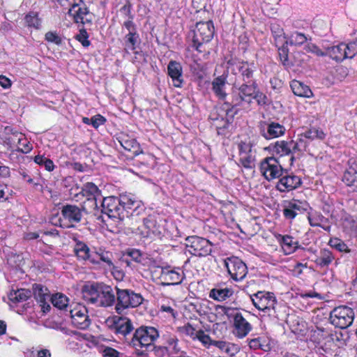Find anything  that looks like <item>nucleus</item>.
Returning a JSON list of instances; mask_svg holds the SVG:
<instances>
[{"label": "nucleus", "instance_id": "58", "mask_svg": "<svg viewBox=\"0 0 357 357\" xmlns=\"http://www.w3.org/2000/svg\"><path fill=\"white\" fill-rule=\"evenodd\" d=\"M304 50L307 52H312L317 56H323L326 55L325 52H324L322 50H321L317 45H315L311 43H307L305 45Z\"/></svg>", "mask_w": 357, "mask_h": 357}, {"label": "nucleus", "instance_id": "59", "mask_svg": "<svg viewBox=\"0 0 357 357\" xmlns=\"http://www.w3.org/2000/svg\"><path fill=\"white\" fill-rule=\"evenodd\" d=\"M89 35L85 30H80L79 33L76 36V39L86 47L90 45V41L88 40Z\"/></svg>", "mask_w": 357, "mask_h": 357}, {"label": "nucleus", "instance_id": "46", "mask_svg": "<svg viewBox=\"0 0 357 357\" xmlns=\"http://www.w3.org/2000/svg\"><path fill=\"white\" fill-rule=\"evenodd\" d=\"M125 50L126 51L134 52L136 49V45L139 43V35L137 32L128 33L125 36Z\"/></svg>", "mask_w": 357, "mask_h": 357}, {"label": "nucleus", "instance_id": "48", "mask_svg": "<svg viewBox=\"0 0 357 357\" xmlns=\"http://www.w3.org/2000/svg\"><path fill=\"white\" fill-rule=\"evenodd\" d=\"M278 48L279 57L282 64L286 67H290L293 63L289 60V48L288 44H280L277 46Z\"/></svg>", "mask_w": 357, "mask_h": 357}, {"label": "nucleus", "instance_id": "63", "mask_svg": "<svg viewBox=\"0 0 357 357\" xmlns=\"http://www.w3.org/2000/svg\"><path fill=\"white\" fill-rule=\"evenodd\" d=\"M120 13L127 18H132L131 15V5L129 2H126L119 10Z\"/></svg>", "mask_w": 357, "mask_h": 357}, {"label": "nucleus", "instance_id": "56", "mask_svg": "<svg viewBox=\"0 0 357 357\" xmlns=\"http://www.w3.org/2000/svg\"><path fill=\"white\" fill-rule=\"evenodd\" d=\"M196 340L200 341L202 344L207 348L211 345H213V342L214 341L212 340L210 336L206 334L202 329L199 330L197 337H196Z\"/></svg>", "mask_w": 357, "mask_h": 357}, {"label": "nucleus", "instance_id": "47", "mask_svg": "<svg viewBox=\"0 0 357 357\" xmlns=\"http://www.w3.org/2000/svg\"><path fill=\"white\" fill-rule=\"evenodd\" d=\"M303 136L306 138V139L309 141H312L314 139H324L326 135L324 131L317 128H310L305 132H302Z\"/></svg>", "mask_w": 357, "mask_h": 357}, {"label": "nucleus", "instance_id": "37", "mask_svg": "<svg viewBox=\"0 0 357 357\" xmlns=\"http://www.w3.org/2000/svg\"><path fill=\"white\" fill-rule=\"evenodd\" d=\"M234 294L231 288H214L211 290L209 297L218 301H223L230 298Z\"/></svg>", "mask_w": 357, "mask_h": 357}, {"label": "nucleus", "instance_id": "12", "mask_svg": "<svg viewBox=\"0 0 357 357\" xmlns=\"http://www.w3.org/2000/svg\"><path fill=\"white\" fill-rule=\"evenodd\" d=\"M67 9H68V14L76 23L84 24L91 22V15L82 0L80 2L77 1L75 4H72Z\"/></svg>", "mask_w": 357, "mask_h": 357}, {"label": "nucleus", "instance_id": "3", "mask_svg": "<svg viewBox=\"0 0 357 357\" xmlns=\"http://www.w3.org/2000/svg\"><path fill=\"white\" fill-rule=\"evenodd\" d=\"M354 310L347 305H340L330 312V321L334 326L344 329L351 325L354 319Z\"/></svg>", "mask_w": 357, "mask_h": 357}, {"label": "nucleus", "instance_id": "52", "mask_svg": "<svg viewBox=\"0 0 357 357\" xmlns=\"http://www.w3.org/2000/svg\"><path fill=\"white\" fill-rule=\"evenodd\" d=\"M199 330L200 328H198L197 326H195L190 323H188L180 328V331L181 333H184L192 340H196V337H197Z\"/></svg>", "mask_w": 357, "mask_h": 357}, {"label": "nucleus", "instance_id": "26", "mask_svg": "<svg viewBox=\"0 0 357 357\" xmlns=\"http://www.w3.org/2000/svg\"><path fill=\"white\" fill-rule=\"evenodd\" d=\"M342 181L348 186L357 191V163L355 161H349V167L344 172Z\"/></svg>", "mask_w": 357, "mask_h": 357}, {"label": "nucleus", "instance_id": "8", "mask_svg": "<svg viewBox=\"0 0 357 357\" xmlns=\"http://www.w3.org/2000/svg\"><path fill=\"white\" fill-rule=\"evenodd\" d=\"M102 212L106 214L109 218L123 220L125 214L121 207L119 198L114 196L103 198L102 201Z\"/></svg>", "mask_w": 357, "mask_h": 357}, {"label": "nucleus", "instance_id": "49", "mask_svg": "<svg viewBox=\"0 0 357 357\" xmlns=\"http://www.w3.org/2000/svg\"><path fill=\"white\" fill-rule=\"evenodd\" d=\"M51 303L52 305L60 309H64L68 305V298L63 294H56L51 297Z\"/></svg>", "mask_w": 357, "mask_h": 357}, {"label": "nucleus", "instance_id": "57", "mask_svg": "<svg viewBox=\"0 0 357 357\" xmlns=\"http://www.w3.org/2000/svg\"><path fill=\"white\" fill-rule=\"evenodd\" d=\"M345 52H347V58H353L357 54V40L348 44L344 43Z\"/></svg>", "mask_w": 357, "mask_h": 357}, {"label": "nucleus", "instance_id": "51", "mask_svg": "<svg viewBox=\"0 0 357 357\" xmlns=\"http://www.w3.org/2000/svg\"><path fill=\"white\" fill-rule=\"evenodd\" d=\"M34 162L40 166H44L45 169L48 172H52L54 169L53 161L44 155H36L34 157Z\"/></svg>", "mask_w": 357, "mask_h": 357}, {"label": "nucleus", "instance_id": "27", "mask_svg": "<svg viewBox=\"0 0 357 357\" xmlns=\"http://www.w3.org/2000/svg\"><path fill=\"white\" fill-rule=\"evenodd\" d=\"M34 296L40 303L43 312L50 308L49 301H51V297L48 289L40 284H36L34 287Z\"/></svg>", "mask_w": 357, "mask_h": 357}, {"label": "nucleus", "instance_id": "7", "mask_svg": "<svg viewBox=\"0 0 357 357\" xmlns=\"http://www.w3.org/2000/svg\"><path fill=\"white\" fill-rule=\"evenodd\" d=\"M224 264L228 273L235 281L243 280L248 273L245 264L236 257L226 258L224 260Z\"/></svg>", "mask_w": 357, "mask_h": 357}, {"label": "nucleus", "instance_id": "62", "mask_svg": "<svg viewBox=\"0 0 357 357\" xmlns=\"http://www.w3.org/2000/svg\"><path fill=\"white\" fill-rule=\"evenodd\" d=\"M45 40L50 43H54L56 45H59L61 43V38L54 32H47L45 34Z\"/></svg>", "mask_w": 357, "mask_h": 357}, {"label": "nucleus", "instance_id": "41", "mask_svg": "<svg viewBox=\"0 0 357 357\" xmlns=\"http://www.w3.org/2000/svg\"><path fill=\"white\" fill-rule=\"evenodd\" d=\"M31 295L29 290L20 289L12 290L8 294L9 300L13 303H21L26 301Z\"/></svg>", "mask_w": 357, "mask_h": 357}, {"label": "nucleus", "instance_id": "64", "mask_svg": "<svg viewBox=\"0 0 357 357\" xmlns=\"http://www.w3.org/2000/svg\"><path fill=\"white\" fill-rule=\"evenodd\" d=\"M253 99H255L259 105H265L266 102V96L264 93L260 92L257 88L255 92Z\"/></svg>", "mask_w": 357, "mask_h": 357}, {"label": "nucleus", "instance_id": "38", "mask_svg": "<svg viewBox=\"0 0 357 357\" xmlns=\"http://www.w3.org/2000/svg\"><path fill=\"white\" fill-rule=\"evenodd\" d=\"M309 223L312 227H320L326 231H329L330 226L325 225L328 219L318 212L310 213L307 217Z\"/></svg>", "mask_w": 357, "mask_h": 357}, {"label": "nucleus", "instance_id": "29", "mask_svg": "<svg viewBox=\"0 0 357 357\" xmlns=\"http://www.w3.org/2000/svg\"><path fill=\"white\" fill-rule=\"evenodd\" d=\"M16 141L19 144L17 149L22 153H26L32 149V146L22 133L15 132L13 134L12 137L6 138V143L10 146H13Z\"/></svg>", "mask_w": 357, "mask_h": 357}, {"label": "nucleus", "instance_id": "43", "mask_svg": "<svg viewBox=\"0 0 357 357\" xmlns=\"http://www.w3.org/2000/svg\"><path fill=\"white\" fill-rule=\"evenodd\" d=\"M74 251L79 259L89 260L91 262V256H92L93 251H91L85 243L82 242L76 243Z\"/></svg>", "mask_w": 357, "mask_h": 357}, {"label": "nucleus", "instance_id": "19", "mask_svg": "<svg viewBox=\"0 0 357 357\" xmlns=\"http://www.w3.org/2000/svg\"><path fill=\"white\" fill-rule=\"evenodd\" d=\"M113 258L112 252L102 248H98L93 252V255L91 256V263L94 264L102 263L107 269L112 271L115 268Z\"/></svg>", "mask_w": 357, "mask_h": 357}, {"label": "nucleus", "instance_id": "18", "mask_svg": "<svg viewBox=\"0 0 357 357\" xmlns=\"http://www.w3.org/2000/svg\"><path fill=\"white\" fill-rule=\"evenodd\" d=\"M235 113L233 112V107H230V104L225 102L220 109L218 116L213 119L217 129L227 128L232 121Z\"/></svg>", "mask_w": 357, "mask_h": 357}, {"label": "nucleus", "instance_id": "10", "mask_svg": "<svg viewBox=\"0 0 357 357\" xmlns=\"http://www.w3.org/2000/svg\"><path fill=\"white\" fill-rule=\"evenodd\" d=\"M257 85L255 82L244 83L237 89V93H234L232 100L234 106L240 105L243 102L250 103L253 99Z\"/></svg>", "mask_w": 357, "mask_h": 357}, {"label": "nucleus", "instance_id": "36", "mask_svg": "<svg viewBox=\"0 0 357 357\" xmlns=\"http://www.w3.org/2000/svg\"><path fill=\"white\" fill-rule=\"evenodd\" d=\"M278 241L282 245V248L285 255L293 253L298 248V242L294 241L291 236H281L278 237Z\"/></svg>", "mask_w": 357, "mask_h": 357}, {"label": "nucleus", "instance_id": "31", "mask_svg": "<svg viewBox=\"0 0 357 357\" xmlns=\"http://www.w3.org/2000/svg\"><path fill=\"white\" fill-rule=\"evenodd\" d=\"M227 84V77L224 75L215 77L212 82L213 91L220 100H225L227 96L226 92Z\"/></svg>", "mask_w": 357, "mask_h": 357}, {"label": "nucleus", "instance_id": "42", "mask_svg": "<svg viewBox=\"0 0 357 357\" xmlns=\"http://www.w3.org/2000/svg\"><path fill=\"white\" fill-rule=\"evenodd\" d=\"M272 36L274 39L275 46H280L287 41V38L283 29L278 24H272L271 26Z\"/></svg>", "mask_w": 357, "mask_h": 357}, {"label": "nucleus", "instance_id": "4", "mask_svg": "<svg viewBox=\"0 0 357 357\" xmlns=\"http://www.w3.org/2000/svg\"><path fill=\"white\" fill-rule=\"evenodd\" d=\"M158 337V331L154 327H140L135 331L131 344L137 350H139V347L147 349L153 345Z\"/></svg>", "mask_w": 357, "mask_h": 357}, {"label": "nucleus", "instance_id": "1", "mask_svg": "<svg viewBox=\"0 0 357 357\" xmlns=\"http://www.w3.org/2000/svg\"><path fill=\"white\" fill-rule=\"evenodd\" d=\"M213 34L214 26L212 21L199 22L196 24L195 28L189 32L188 41L193 48L202 52L203 45L211 41Z\"/></svg>", "mask_w": 357, "mask_h": 357}, {"label": "nucleus", "instance_id": "23", "mask_svg": "<svg viewBox=\"0 0 357 357\" xmlns=\"http://www.w3.org/2000/svg\"><path fill=\"white\" fill-rule=\"evenodd\" d=\"M115 301V296L109 286H100L96 305L100 307L111 306Z\"/></svg>", "mask_w": 357, "mask_h": 357}, {"label": "nucleus", "instance_id": "25", "mask_svg": "<svg viewBox=\"0 0 357 357\" xmlns=\"http://www.w3.org/2000/svg\"><path fill=\"white\" fill-rule=\"evenodd\" d=\"M255 66L253 63L239 61L234 65V70H237L243 81L245 83L252 82L251 79L253 76Z\"/></svg>", "mask_w": 357, "mask_h": 357}, {"label": "nucleus", "instance_id": "61", "mask_svg": "<svg viewBox=\"0 0 357 357\" xmlns=\"http://www.w3.org/2000/svg\"><path fill=\"white\" fill-rule=\"evenodd\" d=\"M105 121V118L100 114L95 115L91 119V123L95 128H97L100 126L103 125Z\"/></svg>", "mask_w": 357, "mask_h": 357}, {"label": "nucleus", "instance_id": "24", "mask_svg": "<svg viewBox=\"0 0 357 357\" xmlns=\"http://www.w3.org/2000/svg\"><path fill=\"white\" fill-rule=\"evenodd\" d=\"M167 73L172 79L173 85L175 87H181L183 79L181 63L176 61H170L167 66Z\"/></svg>", "mask_w": 357, "mask_h": 357}, {"label": "nucleus", "instance_id": "5", "mask_svg": "<svg viewBox=\"0 0 357 357\" xmlns=\"http://www.w3.org/2000/svg\"><path fill=\"white\" fill-rule=\"evenodd\" d=\"M250 299L259 310L267 313L269 316L275 315V307L277 301L273 293L260 291L250 296Z\"/></svg>", "mask_w": 357, "mask_h": 357}, {"label": "nucleus", "instance_id": "34", "mask_svg": "<svg viewBox=\"0 0 357 357\" xmlns=\"http://www.w3.org/2000/svg\"><path fill=\"white\" fill-rule=\"evenodd\" d=\"M326 55H329L333 59L340 61L347 58V52H345L344 43H340L337 45L328 47L325 52Z\"/></svg>", "mask_w": 357, "mask_h": 357}, {"label": "nucleus", "instance_id": "6", "mask_svg": "<svg viewBox=\"0 0 357 357\" xmlns=\"http://www.w3.org/2000/svg\"><path fill=\"white\" fill-rule=\"evenodd\" d=\"M259 171L268 181H271L282 176L283 168L275 158L267 157L261 161Z\"/></svg>", "mask_w": 357, "mask_h": 357}, {"label": "nucleus", "instance_id": "15", "mask_svg": "<svg viewBox=\"0 0 357 357\" xmlns=\"http://www.w3.org/2000/svg\"><path fill=\"white\" fill-rule=\"evenodd\" d=\"M107 324L116 333L126 335L133 330L131 321L127 317L114 316L107 320Z\"/></svg>", "mask_w": 357, "mask_h": 357}, {"label": "nucleus", "instance_id": "20", "mask_svg": "<svg viewBox=\"0 0 357 357\" xmlns=\"http://www.w3.org/2000/svg\"><path fill=\"white\" fill-rule=\"evenodd\" d=\"M252 330V326L248 321L242 315L237 312L234 316V334L238 338L245 337Z\"/></svg>", "mask_w": 357, "mask_h": 357}, {"label": "nucleus", "instance_id": "11", "mask_svg": "<svg viewBox=\"0 0 357 357\" xmlns=\"http://www.w3.org/2000/svg\"><path fill=\"white\" fill-rule=\"evenodd\" d=\"M188 242L190 243L188 245L190 248L189 251L193 255L204 257L209 255L212 252V244L206 238L192 236L188 240Z\"/></svg>", "mask_w": 357, "mask_h": 357}, {"label": "nucleus", "instance_id": "13", "mask_svg": "<svg viewBox=\"0 0 357 357\" xmlns=\"http://www.w3.org/2000/svg\"><path fill=\"white\" fill-rule=\"evenodd\" d=\"M73 325L80 329H86L90 325L88 312L85 306L76 305L70 311Z\"/></svg>", "mask_w": 357, "mask_h": 357}, {"label": "nucleus", "instance_id": "33", "mask_svg": "<svg viewBox=\"0 0 357 357\" xmlns=\"http://www.w3.org/2000/svg\"><path fill=\"white\" fill-rule=\"evenodd\" d=\"M290 87L293 93L297 96L304 98H310L312 96V92L309 86L300 81L292 80L290 83Z\"/></svg>", "mask_w": 357, "mask_h": 357}, {"label": "nucleus", "instance_id": "35", "mask_svg": "<svg viewBox=\"0 0 357 357\" xmlns=\"http://www.w3.org/2000/svg\"><path fill=\"white\" fill-rule=\"evenodd\" d=\"M155 222L150 218H145L137 228V233L143 238H149L155 233Z\"/></svg>", "mask_w": 357, "mask_h": 357}, {"label": "nucleus", "instance_id": "17", "mask_svg": "<svg viewBox=\"0 0 357 357\" xmlns=\"http://www.w3.org/2000/svg\"><path fill=\"white\" fill-rule=\"evenodd\" d=\"M267 149L271 151L273 154L278 155L280 157L291 155V165L293 164L294 160V156L292 155V153L294 152L292 146V142L291 141H277L275 143L271 144L268 146Z\"/></svg>", "mask_w": 357, "mask_h": 357}, {"label": "nucleus", "instance_id": "39", "mask_svg": "<svg viewBox=\"0 0 357 357\" xmlns=\"http://www.w3.org/2000/svg\"><path fill=\"white\" fill-rule=\"evenodd\" d=\"M100 284H91L86 286L83 290L84 300L91 304L96 303Z\"/></svg>", "mask_w": 357, "mask_h": 357}, {"label": "nucleus", "instance_id": "28", "mask_svg": "<svg viewBox=\"0 0 357 357\" xmlns=\"http://www.w3.org/2000/svg\"><path fill=\"white\" fill-rule=\"evenodd\" d=\"M285 128L275 122H272L267 126V128L261 130V135L266 139L277 138L284 135Z\"/></svg>", "mask_w": 357, "mask_h": 357}, {"label": "nucleus", "instance_id": "50", "mask_svg": "<svg viewBox=\"0 0 357 357\" xmlns=\"http://www.w3.org/2000/svg\"><path fill=\"white\" fill-rule=\"evenodd\" d=\"M298 137L296 141L291 140L292 142L294 152L295 153L305 151L309 142L306 138L303 136L302 133L299 134Z\"/></svg>", "mask_w": 357, "mask_h": 357}, {"label": "nucleus", "instance_id": "45", "mask_svg": "<svg viewBox=\"0 0 357 357\" xmlns=\"http://www.w3.org/2000/svg\"><path fill=\"white\" fill-rule=\"evenodd\" d=\"M213 345L216 347L222 353L229 356H233L236 351V348L234 344L225 341H215L213 342Z\"/></svg>", "mask_w": 357, "mask_h": 357}, {"label": "nucleus", "instance_id": "54", "mask_svg": "<svg viewBox=\"0 0 357 357\" xmlns=\"http://www.w3.org/2000/svg\"><path fill=\"white\" fill-rule=\"evenodd\" d=\"M329 245L335 248L340 252H349L350 250L344 241L337 238H331L328 243Z\"/></svg>", "mask_w": 357, "mask_h": 357}, {"label": "nucleus", "instance_id": "60", "mask_svg": "<svg viewBox=\"0 0 357 357\" xmlns=\"http://www.w3.org/2000/svg\"><path fill=\"white\" fill-rule=\"evenodd\" d=\"M102 355L103 357H119L120 353L112 347H105L102 350Z\"/></svg>", "mask_w": 357, "mask_h": 357}, {"label": "nucleus", "instance_id": "55", "mask_svg": "<svg viewBox=\"0 0 357 357\" xmlns=\"http://www.w3.org/2000/svg\"><path fill=\"white\" fill-rule=\"evenodd\" d=\"M83 190L89 195L93 197V199L96 201L97 197H100V190L98 188V187L93 183H86L83 188Z\"/></svg>", "mask_w": 357, "mask_h": 357}, {"label": "nucleus", "instance_id": "14", "mask_svg": "<svg viewBox=\"0 0 357 357\" xmlns=\"http://www.w3.org/2000/svg\"><path fill=\"white\" fill-rule=\"evenodd\" d=\"M183 279V275L180 268H161L159 280L162 285L178 284L182 282Z\"/></svg>", "mask_w": 357, "mask_h": 357}, {"label": "nucleus", "instance_id": "32", "mask_svg": "<svg viewBox=\"0 0 357 357\" xmlns=\"http://www.w3.org/2000/svg\"><path fill=\"white\" fill-rule=\"evenodd\" d=\"M119 142L125 150L131 152L134 155H138L142 153L139 143L134 138L124 136L121 138Z\"/></svg>", "mask_w": 357, "mask_h": 357}, {"label": "nucleus", "instance_id": "9", "mask_svg": "<svg viewBox=\"0 0 357 357\" xmlns=\"http://www.w3.org/2000/svg\"><path fill=\"white\" fill-rule=\"evenodd\" d=\"M238 156L241 164L247 169L255 167L256 151L252 149L250 142L241 141L238 144Z\"/></svg>", "mask_w": 357, "mask_h": 357}, {"label": "nucleus", "instance_id": "30", "mask_svg": "<svg viewBox=\"0 0 357 357\" xmlns=\"http://www.w3.org/2000/svg\"><path fill=\"white\" fill-rule=\"evenodd\" d=\"M121 207L124 210H132L133 211L139 209L142 206V202L136 196L132 194L121 195L120 197Z\"/></svg>", "mask_w": 357, "mask_h": 357}, {"label": "nucleus", "instance_id": "40", "mask_svg": "<svg viewBox=\"0 0 357 357\" xmlns=\"http://www.w3.org/2000/svg\"><path fill=\"white\" fill-rule=\"evenodd\" d=\"M334 259V256L332 252L328 250H321L319 255H318L314 259L315 264L321 267H326L329 266Z\"/></svg>", "mask_w": 357, "mask_h": 357}, {"label": "nucleus", "instance_id": "44", "mask_svg": "<svg viewBox=\"0 0 357 357\" xmlns=\"http://www.w3.org/2000/svg\"><path fill=\"white\" fill-rule=\"evenodd\" d=\"M307 37L304 33L294 31L287 36L285 43L291 46L298 47L307 43Z\"/></svg>", "mask_w": 357, "mask_h": 357}, {"label": "nucleus", "instance_id": "21", "mask_svg": "<svg viewBox=\"0 0 357 357\" xmlns=\"http://www.w3.org/2000/svg\"><path fill=\"white\" fill-rule=\"evenodd\" d=\"M279 181L276 185V188L280 192H287L296 189L301 184L300 177L293 174H284L280 176Z\"/></svg>", "mask_w": 357, "mask_h": 357}, {"label": "nucleus", "instance_id": "2", "mask_svg": "<svg viewBox=\"0 0 357 357\" xmlns=\"http://www.w3.org/2000/svg\"><path fill=\"white\" fill-rule=\"evenodd\" d=\"M117 304L116 310L118 314L128 307H136L141 305L144 301V298L140 294L134 292L130 289H121L117 288Z\"/></svg>", "mask_w": 357, "mask_h": 357}, {"label": "nucleus", "instance_id": "16", "mask_svg": "<svg viewBox=\"0 0 357 357\" xmlns=\"http://www.w3.org/2000/svg\"><path fill=\"white\" fill-rule=\"evenodd\" d=\"M308 204L305 201L293 199L286 202L283 209V215L287 219L293 220L298 214L307 211Z\"/></svg>", "mask_w": 357, "mask_h": 357}, {"label": "nucleus", "instance_id": "53", "mask_svg": "<svg viewBox=\"0 0 357 357\" xmlns=\"http://www.w3.org/2000/svg\"><path fill=\"white\" fill-rule=\"evenodd\" d=\"M25 22L29 27H33L38 29L40 26V20L38 17V14L34 12H31L25 17Z\"/></svg>", "mask_w": 357, "mask_h": 357}, {"label": "nucleus", "instance_id": "22", "mask_svg": "<svg viewBox=\"0 0 357 357\" xmlns=\"http://www.w3.org/2000/svg\"><path fill=\"white\" fill-rule=\"evenodd\" d=\"M63 218L73 226L74 223L80 222L82 217V210L75 205L63 206L61 210Z\"/></svg>", "mask_w": 357, "mask_h": 357}]
</instances>
